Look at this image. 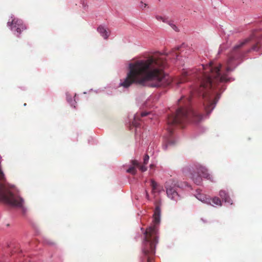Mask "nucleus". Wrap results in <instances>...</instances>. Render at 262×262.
Returning <instances> with one entry per match:
<instances>
[{
  "mask_svg": "<svg viewBox=\"0 0 262 262\" xmlns=\"http://www.w3.org/2000/svg\"><path fill=\"white\" fill-rule=\"evenodd\" d=\"M167 62L163 54L154 53L144 59L129 64V72L120 85L127 88L133 83L152 88H165L172 83L179 86L187 81L189 73L184 72L180 77H171L164 72Z\"/></svg>",
  "mask_w": 262,
  "mask_h": 262,
  "instance_id": "obj_1",
  "label": "nucleus"
},
{
  "mask_svg": "<svg viewBox=\"0 0 262 262\" xmlns=\"http://www.w3.org/2000/svg\"><path fill=\"white\" fill-rule=\"evenodd\" d=\"M221 67L220 63L215 64L211 62L208 65L202 66V71H200L196 74L200 86L193 90V93L202 95L207 115L215 107L220 98L219 92L226 89L224 83L229 80L226 74L221 73Z\"/></svg>",
  "mask_w": 262,
  "mask_h": 262,
  "instance_id": "obj_2",
  "label": "nucleus"
},
{
  "mask_svg": "<svg viewBox=\"0 0 262 262\" xmlns=\"http://www.w3.org/2000/svg\"><path fill=\"white\" fill-rule=\"evenodd\" d=\"M190 97H182L179 100V107L177 109L176 113L168 117L167 121L168 135L166 137V143L163 145V149H166L168 145H173L175 144L176 141L172 138V132L176 126L179 125L183 127L189 120L195 123L202 120L203 116L192 110L190 106Z\"/></svg>",
  "mask_w": 262,
  "mask_h": 262,
  "instance_id": "obj_3",
  "label": "nucleus"
},
{
  "mask_svg": "<svg viewBox=\"0 0 262 262\" xmlns=\"http://www.w3.org/2000/svg\"><path fill=\"white\" fill-rule=\"evenodd\" d=\"M153 225L147 228L144 233L142 244L141 262H152L155 255L158 241V226L160 222V208L157 205L153 215Z\"/></svg>",
  "mask_w": 262,
  "mask_h": 262,
  "instance_id": "obj_4",
  "label": "nucleus"
},
{
  "mask_svg": "<svg viewBox=\"0 0 262 262\" xmlns=\"http://www.w3.org/2000/svg\"><path fill=\"white\" fill-rule=\"evenodd\" d=\"M252 38H247L235 45L229 55L228 59L227 62V67L226 72H223L227 75V73L232 70V67H234L240 62L241 59L246 53L250 52L251 50L258 51L259 50L258 42L257 43L246 51H241L240 49L244 46L249 42Z\"/></svg>",
  "mask_w": 262,
  "mask_h": 262,
  "instance_id": "obj_5",
  "label": "nucleus"
},
{
  "mask_svg": "<svg viewBox=\"0 0 262 262\" xmlns=\"http://www.w3.org/2000/svg\"><path fill=\"white\" fill-rule=\"evenodd\" d=\"M0 201L18 207H22L24 204L22 198L15 196L3 184H0Z\"/></svg>",
  "mask_w": 262,
  "mask_h": 262,
  "instance_id": "obj_6",
  "label": "nucleus"
},
{
  "mask_svg": "<svg viewBox=\"0 0 262 262\" xmlns=\"http://www.w3.org/2000/svg\"><path fill=\"white\" fill-rule=\"evenodd\" d=\"M191 178L193 182L197 185H200L202 182V177L210 179V175L207 172V170L204 167L200 166L197 169V172L191 173Z\"/></svg>",
  "mask_w": 262,
  "mask_h": 262,
  "instance_id": "obj_7",
  "label": "nucleus"
},
{
  "mask_svg": "<svg viewBox=\"0 0 262 262\" xmlns=\"http://www.w3.org/2000/svg\"><path fill=\"white\" fill-rule=\"evenodd\" d=\"M7 24L12 31L16 32L18 34H20L26 28L22 20L17 18L13 19L11 22L8 21Z\"/></svg>",
  "mask_w": 262,
  "mask_h": 262,
  "instance_id": "obj_8",
  "label": "nucleus"
},
{
  "mask_svg": "<svg viewBox=\"0 0 262 262\" xmlns=\"http://www.w3.org/2000/svg\"><path fill=\"white\" fill-rule=\"evenodd\" d=\"M132 164L133 166L128 168L126 171L128 173H130L132 174H135L136 173V170L135 167H138L140 169L141 171H145L147 170V168L144 165H141L139 162L137 160L132 161Z\"/></svg>",
  "mask_w": 262,
  "mask_h": 262,
  "instance_id": "obj_9",
  "label": "nucleus"
},
{
  "mask_svg": "<svg viewBox=\"0 0 262 262\" xmlns=\"http://www.w3.org/2000/svg\"><path fill=\"white\" fill-rule=\"evenodd\" d=\"M156 18L158 20L162 21L168 24L174 31H179L178 27L174 24L173 21L172 20L169 19L168 17L157 15L156 16Z\"/></svg>",
  "mask_w": 262,
  "mask_h": 262,
  "instance_id": "obj_10",
  "label": "nucleus"
},
{
  "mask_svg": "<svg viewBox=\"0 0 262 262\" xmlns=\"http://www.w3.org/2000/svg\"><path fill=\"white\" fill-rule=\"evenodd\" d=\"M166 193L168 196L172 200L177 201L179 195L174 188L166 186Z\"/></svg>",
  "mask_w": 262,
  "mask_h": 262,
  "instance_id": "obj_11",
  "label": "nucleus"
},
{
  "mask_svg": "<svg viewBox=\"0 0 262 262\" xmlns=\"http://www.w3.org/2000/svg\"><path fill=\"white\" fill-rule=\"evenodd\" d=\"M219 195L225 202L228 203L230 204H232V201L230 199L227 192L224 190H220Z\"/></svg>",
  "mask_w": 262,
  "mask_h": 262,
  "instance_id": "obj_12",
  "label": "nucleus"
},
{
  "mask_svg": "<svg viewBox=\"0 0 262 262\" xmlns=\"http://www.w3.org/2000/svg\"><path fill=\"white\" fill-rule=\"evenodd\" d=\"M97 30L104 39H107L109 36V33L104 27L100 26Z\"/></svg>",
  "mask_w": 262,
  "mask_h": 262,
  "instance_id": "obj_13",
  "label": "nucleus"
},
{
  "mask_svg": "<svg viewBox=\"0 0 262 262\" xmlns=\"http://www.w3.org/2000/svg\"><path fill=\"white\" fill-rule=\"evenodd\" d=\"M197 199L202 202H204L208 204H211V199L207 198L204 195L202 194H198L196 196Z\"/></svg>",
  "mask_w": 262,
  "mask_h": 262,
  "instance_id": "obj_14",
  "label": "nucleus"
},
{
  "mask_svg": "<svg viewBox=\"0 0 262 262\" xmlns=\"http://www.w3.org/2000/svg\"><path fill=\"white\" fill-rule=\"evenodd\" d=\"M212 206L214 205L221 206L222 205V202L221 200L217 197H214L213 199H211V204Z\"/></svg>",
  "mask_w": 262,
  "mask_h": 262,
  "instance_id": "obj_15",
  "label": "nucleus"
},
{
  "mask_svg": "<svg viewBox=\"0 0 262 262\" xmlns=\"http://www.w3.org/2000/svg\"><path fill=\"white\" fill-rule=\"evenodd\" d=\"M158 184L154 180H151V186L152 187V192H155L157 190Z\"/></svg>",
  "mask_w": 262,
  "mask_h": 262,
  "instance_id": "obj_16",
  "label": "nucleus"
},
{
  "mask_svg": "<svg viewBox=\"0 0 262 262\" xmlns=\"http://www.w3.org/2000/svg\"><path fill=\"white\" fill-rule=\"evenodd\" d=\"M149 156L147 155H146L144 157V165L145 166V165L147 164L148 162V160H149Z\"/></svg>",
  "mask_w": 262,
  "mask_h": 262,
  "instance_id": "obj_17",
  "label": "nucleus"
},
{
  "mask_svg": "<svg viewBox=\"0 0 262 262\" xmlns=\"http://www.w3.org/2000/svg\"><path fill=\"white\" fill-rule=\"evenodd\" d=\"M140 3H141V5L140 7L142 9H143L147 6V4H143L142 2H141Z\"/></svg>",
  "mask_w": 262,
  "mask_h": 262,
  "instance_id": "obj_18",
  "label": "nucleus"
},
{
  "mask_svg": "<svg viewBox=\"0 0 262 262\" xmlns=\"http://www.w3.org/2000/svg\"><path fill=\"white\" fill-rule=\"evenodd\" d=\"M149 113L148 112H142L141 114V117H145L148 115Z\"/></svg>",
  "mask_w": 262,
  "mask_h": 262,
  "instance_id": "obj_19",
  "label": "nucleus"
},
{
  "mask_svg": "<svg viewBox=\"0 0 262 262\" xmlns=\"http://www.w3.org/2000/svg\"><path fill=\"white\" fill-rule=\"evenodd\" d=\"M258 35H257L256 33H254L252 35V38H257L258 37Z\"/></svg>",
  "mask_w": 262,
  "mask_h": 262,
  "instance_id": "obj_20",
  "label": "nucleus"
},
{
  "mask_svg": "<svg viewBox=\"0 0 262 262\" xmlns=\"http://www.w3.org/2000/svg\"><path fill=\"white\" fill-rule=\"evenodd\" d=\"M82 5L84 8H86L88 7V5H86V4H85L84 2H83Z\"/></svg>",
  "mask_w": 262,
  "mask_h": 262,
  "instance_id": "obj_21",
  "label": "nucleus"
},
{
  "mask_svg": "<svg viewBox=\"0 0 262 262\" xmlns=\"http://www.w3.org/2000/svg\"><path fill=\"white\" fill-rule=\"evenodd\" d=\"M133 124H134V125L135 126H137L138 125V124L137 123H136V122H135V123H134V122H133Z\"/></svg>",
  "mask_w": 262,
  "mask_h": 262,
  "instance_id": "obj_22",
  "label": "nucleus"
},
{
  "mask_svg": "<svg viewBox=\"0 0 262 262\" xmlns=\"http://www.w3.org/2000/svg\"><path fill=\"white\" fill-rule=\"evenodd\" d=\"M139 119V117L138 115L136 116H135V119Z\"/></svg>",
  "mask_w": 262,
  "mask_h": 262,
  "instance_id": "obj_23",
  "label": "nucleus"
},
{
  "mask_svg": "<svg viewBox=\"0 0 262 262\" xmlns=\"http://www.w3.org/2000/svg\"><path fill=\"white\" fill-rule=\"evenodd\" d=\"M150 167L151 168L153 167H154V165L153 164H150Z\"/></svg>",
  "mask_w": 262,
  "mask_h": 262,
  "instance_id": "obj_24",
  "label": "nucleus"
},
{
  "mask_svg": "<svg viewBox=\"0 0 262 262\" xmlns=\"http://www.w3.org/2000/svg\"><path fill=\"white\" fill-rule=\"evenodd\" d=\"M149 196L148 193L146 192V197L148 198Z\"/></svg>",
  "mask_w": 262,
  "mask_h": 262,
  "instance_id": "obj_25",
  "label": "nucleus"
},
{
  "mask_svg": "<svg viewBox=\"0 0 262 262\" xmlns=\"http://www.w3.org/2000/svg\"><path fill=\"white\" fill-rule=\"evenodd\" d=\"M175 54H176V56L177 57L178 56L177 53H176Z\"/></svg>",
  "mask_w": 262,
  "mask_h": 262,
  "instance_id": "obj_26",
  "label": "nucleus"
}]
</instances>
